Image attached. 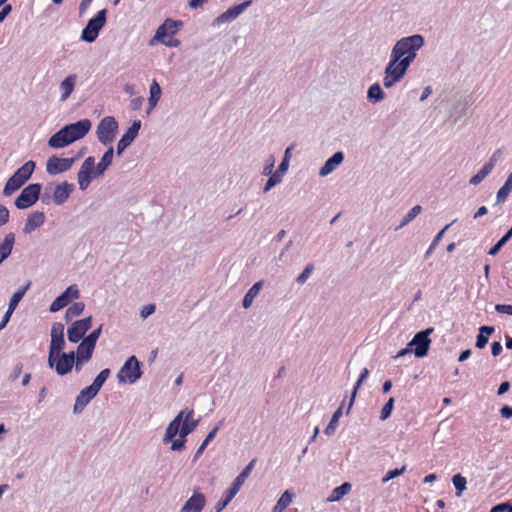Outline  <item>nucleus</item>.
Segmentation results:
<instances>
[{"instance_id": "a211bd4d", "label": "nucleus", "mask_w": 512, "mask_h": 512, "mask_svg": "<svg viewBox=\"0 0 512 512\" xmlns=\"http://www.w3.org/2000/svg\"><path fill=\"white\" fill-rule=\"evenodd\" d=\"M252 4L251 0H246L243 3H240L238 5H234L230 8H228L224 13L220 14L216 18V22L218 24L230 22L234 19H236L240 14H242L250 5Z\"/></svg>"}, {"instance_id": "bb28decb", "label": "nucleus", "mask_w": 512, "mask_h": 512, "mask_svg": "<svg viewBox=\"0 0 512 512\" xmlns=\"http://www.w3.org/2000/svg\"><path fill=\"white\" fill-rule=\"evenodd\" d=\"M14 242V233H8L0 244V265L11 255Z\"/></svg>"}, {"instance_id": "774afa93", "label": "nucleus", "mask_w": 512, "mask_h": 512, "mask_svg": "<svg viewBox=\"0 0 512 512\" xmlns=\"http://www.w3.org/2000/svg\"><path fill=\"white\" fill-rule=\"evenodd\" d=\"M484 179H485V178H484V176H483L481 173H479V172H478L477 174H475L474 176H472V177L470 178L469 183H470L471 185H478V184H480Z\"/></svg>"}, {"instance_id": "c85d7f7f", "label": "nucleus", "mask_w": 512, "mask_h": 512, "mask_svg": "<svg viewBox=\"0 0 512 512\" xmlns=\"http://www.w3.org/2000/svg\"><path fill=\"white\" fill-rule=\"evenodd\" d=\"M263 287V281H258L252 285V287L244 295L242 305L245 309L252 306L254 299L258 296L259 292Z\"/></svg>"}, {"instance_id": "9d476101", "label": "nucleus", "mask_w": 512, "mask_h": 512, "mask_svg": "<svg viewBox=\"0 0 512 512\" xmlns=\"http://www.w3.org/2000/svg\"><path fill=\"white\" fill-rule=\"evenodd\" d=\"M433 328H427L422 330L414 335L412 340L408 343L409 347H414L413 353L416 357L422 358L428 354L431 340L429 338L430 334L433 333Z\"/></svg>"}, {"instance_id": "69168bd1", "label": "nucleus", "mask_w": 512, "mask_h": 512, "mask_svg": "<svg viewBox=\"0 0 512 512\" xmlns=\"http://www.w3.org/2000/svg\"><path fill=\"white\" fill-rule=\"evenodd\" d=\"M500 414L503 418H511L512 417V407L508 406V405H504L501 409H500Z\"/></svg>"}, {"instance_id": "338daca9", "label": "nucleus", "mask_w": 512, "mask_h": 512, "mask_svg": "<svg viewBox=\"0 0 512 512\" xmlns=\"http://www.w3.org/2000/svg\"><path fill=\"white\" fill-rule=\"evenodd\" d=\"M507 509H508V503L504 502V503H499V504L493 506L492 509L490 510V512H506Z\"/></svg>"}, {"instance_id": "13d9d810", "label": "nucleus", "mask_w": 512, "mask_h": 512, "mask_svg": "<svg viewBox=\"0 0 512 512\" xmlns=\"http://www.w3.org/2000/svg\"><path fill=\"white\" fill-rule=\"evenodd\" d=\"M9 220V210L0 204V227L6 224Z\"/></svg>"}, {"instance_id": "72a5a7b5", "label": "nucleus", "mask_w": 512, "mask_h": 512, "mask_svg": "<svg viewBox=\"0 0 512 512\" xmlns=\"http://www.w3.org/2000/svg\"><path fill=\"white\" fill-rule=\"evenodd\" d=\"M223 424V420H221L218 425H216L206 436V438L204 439V441L201 443V445L198 447L194 457H193V461H196L201 455L202 453L204 452V450L206 449L207 445L209 444L210 441H212L216 435H217V432L220 428V426Z\"/></svg>"}, {"instance_id": "f3484780", "label": "nucleus", "mask_w": 512, "mask_h": 512, "mask_svg": "<svg viewBox=\"0 0 512 512\" xmlns=\"http://www.w3.org/2000/svg\"><path fill=\"white\" fill-rule=\"evenodd\" d=\"M140 128L141 121L134 120L132 125L127 129V131L117 143V155L120 156L125 151V149L132 144V142L136 139Z\"/></svg>"}, {"instance_id": "2f4dec72", "label": "nucleus", "mask_w": 512, "mask_h": 512, "mask_svg": "<svg viewBox=\"0 0 512 512\" xmlns=\"http://www.w3.org/2000/svg\"><path fill=\"white\" fill-rule=\"evenodd\" d=\"M352 489V485L349 482H344L340 486L334 488L327 498L328 502L340 501L345 495H347Z\"/></svg>"}, {"instance_id": "ea45409f", "label": "nucleus", "mask_w": 512, "mask_h": 512, "mask_svg": "<svg viewBox=\"0 0 512 512\" xmlns=\"http://www.w3.org/2000/svg\"><path fill=\"white\" fill-rule=\"evenodd\" d=\"M342 405L333 413L331 420L324 430V433L328 436H332L337 428L338 421L342 416Z\"/></svg>"}, {"instance_id": "9b49d317", "label": "nucleus", "mask_w": 512, "mask_h": 512, "mask_svg": "<svg viewBox=\"0 0 512 512\" xmlns=\"http://www.w3.org/2000/svg\"><path fill=\"white\" fill-rule=\"evenodd\" d=\"M95 159L92 156L87 157L82 163L80 170L77 174L79 188L86 190L90 185L93 178H95Z\"/></svg>"}, {"instance_id": "5701e85b", "label": "nucleus", "mask_w": 512, "mask_h": 512, "mask_svg": "<svg viewBox=\"0 0 512 512\" xmlns=\"http://www.w3.org/2000/svg\"><path fill=\"white\" fill-rule=\"evenodd\" d=\"M45 222V214L41 211H35L28 215L23 228L25 234H30Z\"/></svg>"}, {"instance_id": "f257e3e1", "label": "nucleus", "mask_w": 512, "mask_h": 512, "mask_svg": "<svg viewBox=\"0 0 512 512\" xmlns=\"http://www.w3.org/2000/svg\"><path fill=\"white\" fill-rule=\"evenodd\" d=\"M424 44V37L420 34L403 37L396 41L384 70L383 85L385 88H392L405 77L407 70L417 57L418 50Z\"/></svg>"}, {"instance_id": "4468645a", "label": "nucleus", "mask_w": 512, "mask_h": 512, "mask_svg": "<svg viewBox=\"0 0 512 512\" xmlns=\"http://www.w3.org/2000/svg\"><path fill=\"white\" fill-rule=\"evenodd\" d=\"M80 292L77 285H70L63 293H61L50 305V312H57L66 307L72 299H78Z\"/></svg>"}, {"instance_id": "393cba45", "label": "nucleus", "mask_w": 512, "mask_h": 512, "mask_svg": "<svg viewBox=\"0 0 512 512\" xmlns=\"http://www.w3.org/2000/svg\"><path fill=\"white\" fill-rule=\"evenodd\" d=\"M184 414L185 410L180 411L178 415L170 422L164 435V442H170L177 434L180 435V425Z\"/></svg>"}, {"instance_id": "c03bdc74", "label": "nucleus", "mask_w": 512, "mask_h": 512, "mask_svg": "<svg viewBox=\"0 0 512 512\" xmlns=\"http://www.w3.org/2000/svg\"><path fill=\"white\" fill-rule=\"evenodd\" d=\"M452 483L456 489V495L460 497L462 492L466 489V478L461 474H456L452 477Z\"/></svg>"}, {"instance_id": "2eb2a0df", "label": "nucleus", "mask_w": 512, "mask_h": 512, "mask_svg": "<svg viewBox=\"0 0 512 512\" xmlns=\"http://www.w3.org/2000/svg\"><path fill=\"white\" fill-rule=\"evenodd\" d=\"M74 158H60L53 155L46 162V172L49 175H58L71 169Z\"/></svg>"}, {"instance_id": "c756f323", "label": "nucleus", "mask_w": 512, "mask_h": 512, "mask_svg": "<svg viewBox=\"0 0 512 512\" xmlns=\"http://www.w3.org/2000/svg\"><path fill=\"white\" fill-rule=\"evenodd\" d=\"M76 75L71 74L67 76L61 83H60V90H61V100L65 101L73 92L75 82H76Z\"/></svg>"}, {"instance_id": "c9c22d12", "label": "nucleus", "mask_w": 512, "mask_h": 512, "mask_svg": "<svg viewBox=\"0 0 512 512\" xmlns=\"http://www.w3.org/2000/svg\"><path fill=\"white\" fill-rule=\"evenodd\" d=\"M292 498L293 493L286 490L273 507L272 512H283L291 504Z\"/></svg>"}, {"instance_id": "09e8293b", "label": "nucleus", "mask_w": 512, "mask_h": 512, "mask_svg": "<svg viewBox=\"0 0 512 512\" xmlns=\"http://www.w3.org/2000/svg\"><path fill=\"white\" fill-rule=\"evenodd\" d=\"M268 176H269V178L263 188L264 193H267L269 190H271L274 186H276L277 184H279L282 181L281 175L273 174V175H268Z\"/></svg>"}, {"instance_id": "8fccbe9b", "label": "nucleus", "mask_w": 512, "mask_h": 512, "mask_svg": "<svg viewBox=\"0 0 512 512\" xmlns=\"http://www.w3.org/2000/svg\"><path fill=\"white\" fill-rule=\"evenodd\" d=\"M406 471V466H402L401 468H396L393 470H389L386 475L382 478V482L386 483L391 479H394L400 475H402Z\"/></svg>"}, {"instance_id": "603ef678", "label": "nucleus", "mask_w": 512, "mask_h": 512, "mask_svg": "<svg viewBox=\"0 0 512 512\" xmlns=\"http://www.w3.org/2000/svg\"><path fill=\"white\" fill-rule=\"evenodd\" d=\"M22 369H23V364L22 363H17L13 367V369H12V371H11L9 377H8V380L10 382L16 381L19 378V376L21 375Z\"/></svg>"}, {"instance_id": "39448f33", "label": "nucleus", "mask_w": 512, "mask_h": 512, "mask_svg": "<svg viewBox=\"0 0 512 512\" xmlns=\"http://www.w3.org/2000/svg\"><path fill=\"white\" fill-rule=\"evenodd\" d=\"M107 10L102 9L97 14L89 19L87 25L84 27L81 33V40L87 43H92L98 37L100 30L106 24Z\"/></svg>"}, {"instance_id": "412c9836", "label": "nucleus", "mask_w": 512, "mask_h": 512, "mask_svg": "<svg viewBox=\"0 0 512 512\" xmlns=\"http://www.w3.org/2000/svg\"><path fill=\"white\" fill-rule=\"evenodd\" d=\"M343 160L344 153L342 151L334 153L330 158H328L325 161L324 165L320 168L319 175L321 177L328 176L338 168V166L343 162Z\"/></svg>"}, {"instance_id": "864d4df0", "label": "nucleus", "mask_w": 512, "mask_h": 512, "mask_svg": "<svg viewBox=\"0 0 512 512\" xmlns=\"http://www.w3.org/2000/svg\"><path fill=\"white\" fill-rule=\"evenodd\" d=\"M168 35H169V33H168V32H167V30H166V26H164L163 24H161V25L157 28V30H156V33H155V35H154V40H157V41H160V42H162V43H165L164 38H165L166 36H168Z\"/></svg>"}, {"instance_id": "a19ab883", "label": "nucleus", "mask_w": 512, "mask_h": 512, "mask_svg": "<svg viewBox=\"0 0 512 512\" xmlns=\"http://www.w3.org/2000/svg\"><path fill=\"white\" fill-rule=\"evenodd\" d=\"M110 375V369L106 368L103 369L94 379L93 383L90 385V387L93 389L95 393H98L103 384L106 382Z\"/></svg>"}, {"instance_id": "37998d69", "label": "nucleus", "mask_w": 512, "mask_h": 512, "mask_svg": "<svg viewBox=\"0 0 512 512\" xmlns=\"http://www.w3.org/2000/svg\"><path fill=\"white\" fill-rule=\"evenodd\" d=\"M84 308H85V305L83 302H75L73 303L67 310H66V313H65V317L68 320H70L71 318H74V317H77L79 315H81L84 311Z\"/></svg>"}, {"instance_id": "aec40b11", "label": "nucleus", "mask_w": 512, "mask_h": 512, "mask_svg": "<svg viewBox=\"0 0 512 512\" xmlns=\"http://www.w3.org/2000/svg\"><path fill=\"white\" fill-rule=\"evenodd\" d=\"M96 395H97V393H95L90 386H88V387L84 388L83 390H81L80 393L76 397L74 408H73V412L75 414L81 413L84 410V408L87 406V404Z\"/></svg>"}, {"instance_id": "0e129e2a", "label": "nucleus", "mask_w": 512, "mask_h": 512, "mask_svg": "<svg viewBox=\"0 0 512 512\" xmlns=\"http://www.w3.org/2000/svg\"><path fill=\"white\" fill-rule=\"evenodd\" d=\"M289 167V160L283 159L280 165L278 166V170L275 174L281 175L286 173Z\"/></svg>"}, {"instance_id": "6e6d98bb", "label": "nucleus", "mask_w": 512, "mask_h": 512, "mask_svg": "<svg viewBox=\"0 0 512 512\" xmlns=\"http://www.w3.org/2000/svg\"><path fill=\"white\" fill-rule=\"evenodd\" d=\"M156 306L155 304H148L142 307L140 311V316L143 319L148 318L150 315H152L155 312Z\"/></svg>"}, {"instance_id": "6ab92c4d", "label": "nucleus", "mask_w": 512, "mask_h": 512, "mask_svg": "<svg viewBox=\"0 0 512 512\" xmlns=\"http://www.w3.org/2000/svg\"><path fill=\"white\" fill-rule=\"evenodd\" d=\"M206 503L202 493H194L183 505L179 512H201Z\"/></svg>"}, {"instance_id": "ddd939ff", "label": "nucleus", "mask_w": 512, "mask_h": 512, "mask_svg": "<svg viewBox=\"0 0 512 512\" xmlns=\"http://www.w3.org/2000/svg\"><path fill=\"white\" fill-rule=\"evenodd\" d=\"M91 326V316L75 321L67 330L68 340L72 343H77L83 338V336L91 328Z\"/></svg>"}, {"instance_id": "bf43d9fd", "label": "nucleus", "mask_w": 512, "mask_h": 512, "mask_svg": "<svg viewBox=\"0 0 512 512\" xmlns=\"http://www.w3.org/2000/svg\"><path fill=\"white\" fill-rule=\"evenodd\" d=\"M495 310L498 313H503L507 315H512V305H506V304H496Z\"/></svg>"}, {"instance_id": "dca6fc26", "label": "nucleus", "mask_w": 512, "mask_h": 512, "mask_svg": "<svg viewBox=\"0 0 512 512\" xmlns=\"http://www.w3.org/2000/svg\"><path fill=\"white\" fill-rule=\"evenodd\" d=\"M76 352L71 351L69 353L63 352L62 354L56 355V361L54 362L55 371L58 375L64 376L68 374L75 363Z\"/></svg>"}, {"instance_id": "a878e982", "label": "nucleus", "mask_w": 512, "mask_h": 512, "mask_svg": "<svg viewBox=\"0 0 512 512\" xmlns=\"http://www.w3.org/2000/svg\"><path fill=\"white\" fill-rule=\"evenodd\" d=\"M162 90L158 82L154 79L150 84L149 88V98H148V110L147 114L149 115L151 111L157 106L158 101L161 98Z\"/></svg>"}, {"instance_id": "7ed1b4c3", "label": "nucleus", "mask_w": 512, "mask_h": 512, "mask_svg": "<svg viewBox=\"0 0 512 512\" xmlns=\"http://www.w3.org/2000/svg\"><path fill=\"white\" fill-rule=\"evenodd\" d=\"M35 167L36 163L32 160H29L20 168H18L7 180L3 188V195L11 196L13 193L19 190L31 178Z\"/></svg>"}, {"instance_id": "f8f14e48", "label": "nucleus", "mask_w": 512, "mask_h": 512, "mask_svg": "<svg viewBox=\"0 0 512 512\" xmlns=\"http://www.w3.org/2000/svg\"><path fill=\"white\" fill-rule=\"evenodd\" d=\"M103 325L93 330L87 337L83 339L77 348L78 353H82V359L90 360L95 349L96 342L101 335Z\"/></svg>"}, {"instance_id": "4d7b16f0", "label": "nucleus", "mask_w": 512, "mask_h": 512, "mask_svg": "<svg viewBox=\"0 0 512 512\" xmlns=\"http://www.w3.org/2000/svg\"><path fill=\"white\" fill-rule=\"evenodd\" d=\"M143 102H144L143 97H141V96L135 97L130 101L129 107L133 111L139 110V109H141Z\"/></svg>"}, {"instance_id": "b1692460", "label": "nucleus", "mask_w": 512, "mask_h": 512, "mask_svg": "<svg viewBox=\"0 0 512 512\" xmlns=\"http://www.w3.org/2000/svg\"><path fill=\"white\" fill-rule=\"evenodd\" d=\"M64 347H65L64 336L51 338L50 347H49V355H48V366L50 368L54 367V362L56 361V355L62 354L61 351Z\"/></svg>"}, {"instance_id": "cd10ccee", "label": "nucleus", "mask_w": 512, "mask_h": 512, "mask_svg": "<svg viewBox=\"0 0 512 512\" xmlns=\"http://www.w3.org/2000/svg\"><path fill=\"white\" fill-rule=\"evenodd\" d=\"M113 156H114V149L112 146H109V148L105 151L104 155L102 156L100 162L97 165H95L96 166L95 176L102 175L108 169V167L112 163Z\"/></svg>"}, {"instance_id": "1a4fd4ad", "label": "nucleus", "mask_w": 512, "mask_h": 512, "mask_svg": "<svg viewBox=\"0 0 512 512\" xmlns=\"http://www.w3.org/2000/svg\"><path fill=\"white\" fill-rule=\"evenodd\" d=\"M142 375L140 362L135 356L129 357L117 374L118 381L124 383L128 381L130 384L135 383Z\"/></svg>"}, {"instance_id": "e2e57ef3", "label": "nucleus", "mask_w": 512, "mask_h": 512, "mask_svg": "<svg viewBox=\"0 0 512 512\" xmlns=\"http://www.w3.org/2000/svg\"><path fill=\"white\" fill-rule=\"evenodd\" d=\"M274 167V158L271 156L268 164L264 167L262 174L265 176L273 175L272 170Z\"/></svg>"}, {"instance_id": "473e14b6", "label": "nucleus", "mask_w": 512, "mask_h": 512, "mask_svg": "<svg viewBox=\"0 0 512 512\" xmlns=\"http://www.w3.org/2000/svg\"><path fill=\"white\" fill-rule=\"evenodd\" d=\"M493 326H481L479 328V334L476 338L475 346L479 349H483L488 343L489 336L494 332Z\"/></svg>"}, {"instance_id": "58836bf2", "label": "nucleus", "mask_w": 512, "mask_h": 512, "mask_svg": "<svg viewBox=\"0 0 512 512\" xmlns=\"http://www.w3.org/2000/svg\"><path fill=\"white\" fill-rule=\"evenodd\" d=\"M512 238V226L510 229L492 246L488 252L489 255L495 256L499 253L504 245Z\"/></svg>"}, {"instance_id": "de8ad7c7", "label": "nucleus", "mask_w": 512, "mask_h": 512, "mask_svg": "<svg viewBox=\"0 0 512 512\" xmlns=\"http://www.w3.org/2000/svg\"><path fill=\"white\" fill-rule=\"evenodd\" d=\"M314 271V264L309 263L306 265L302 273L296 278L298 284H304Z\"/></svg>"}, {"instance_id": "79ce46f5", "label": "nucleus", "mask_w": 512, "mask_h": 512, "mask_svg": "<svg viewBox=\"0 0 512 512\" xmlns=\"http://www.w3.org/2000/svg\"><path fill=\"white\" fill-rule=\"evenodd\" d=\"M422 211V207L420 205H416L413 208H411L408 213L403 217L402 221L400 222L399 226L395 228V230H399L409 224L414 218H416Z\"/></svg>"}, {"instance_id": "423d86ee", "label": "nucleus", "mask_w": 512, "mask_h": 512, "mask_svg": "<svg viewBox=\"0 0 512 512\" xmlns=\"http://www.w3.org/2000/svg\"><path fill=\"white\" fill-rule=\"evenodd\" d=\"M74 185L71 183H68L66 181L59 183L53 187V184H48L45 187V193L42 196V201L44 203H49L50 196L48 195V190L52 191V201L56 205H62L64 204L68 198L70 197L71 193L74 190Z\"/></svg>"}, {"instance_id": "052dcab7", "label": "nucleus", "mask_w": 512, "mask_h": 512, "mask_svg": "<svg viewBox=\"0 0 512 512\" xmlns=\"http://www.w3.org/2000/svg\"><path fill=\"white\" fill-rule=\"evenodd\" d=\"M185 443H186V437H183V438L180 437L179 439L172 441L171 449L173 451H180L181 449L184 448Z\"/></svg>"}, {"instance_id": "20e7f679", "label": "nucleus", "mask_w": 512, "mask_h": 512, "mask_svg": "<svg viewBox=\"0 0 512 512\" xmlns=\"http://www.w3.org/2000/svg\"><path fill=\"white\" fill-rule=\"evenodd\" d=\"M256 461V459H252L249 462V464L242 470V472L234 479L229 491L227 492V495L221 500H219L216 503L214 510H211L210 512H221L224 508H226V506L239 492L246 479L249 477L250 473L252 472L255 466Z\"/></svg>"}, {"instance_id": "6e6552de", "label": "nucleus", "mask_w": 512, "mask_h": 512, "mask_svg": "<svg viewBox=\"0 0 512 512\" xmlns=\"http://www.w3.org/2000/svg\"><path fill=\"white\" fill-rule=\"evenodd\" d=\"M41 189L42 185L40 183L29 184L15 199V206L21 210L31 207L38 201Z\"/></svg>"}, {"instance_id": "49530a36", "label": "nucleus", "mask_w": 512, "mask_h": 512, "mask_svg": "<svg viewBox=\"0 0 512 512\" xmlns=\"http://www.w3.org/2000/svg\"><path fill=\"white\" fill-rule=\"evenodd\" d=\"M394 398L391 397L389 398V400L386 402V404L383 406L382 410H381V413H380V419L382 421L388 419L392 413V410L394 408Z\"/></svg>"}, {"instance_id": "f03ea898", "label": "nucleus", "mask_w": 512, "mask_h": 512, "mask_svg": "<svg viewBox=\"0 0 512 512\" xmlns=\"http://www.w3.org/2000/svg\"><path fill=\"white\" fill-rule=\"evenodd\" d=\"M91 126L92 123L89 119H81L67 124L49 138L48 146L53 149L64 148L85 137Z\"/></svg>"}, {"instance_id": "7c9ffc66", "label": "nucleus", "mask_w": 512, "mask_h": 512, "mask_svg": "<svg viewBox=\"0 0 512 512\" xmlns=\"http://www.w3.org/2000/svg\"><path fill=\"white\" fill-rule=\"evenodd\" d=\"M385 98V93L379 83L372 84L367 90V100L376 104Z\"/></svg>"}, {"instance_id": "0eeeda50", "label": "nucleus", "mask_w": 512, "mask_h": 512, "mask_svg": "<svg viewBox=\"0 0 512 512\" xmlns=\"http://www.w3.org/2000/svg\"><path fill=\"white\" fill-rule=\"evenodd\" d=\"M118 131V122L112 116L104 117L98 124L96 136L103 145H111Z\"/></svg>"}, {"instance_id": "4c0bfd02", "label": "nucleus", "mask_w": 512, "mask_h": 512, "mask_svg": "<svg viewBox=\"0 0 512 512\" xmlns=\"http://www.w3.org/2000/svg\"><path fill=\"white\" fill-rule=\"evenodd\" d=\"M511 191H512V172L509 174L504 185L497 192V203L505 202Z\"/></svg>"}, {"instance_id": "f704fd0d", "label": "nucleus", "mask_w": 512, "mask_h": 512, "mask_svg": "<svg viewBox=\"0 0 512 512\" xmlns=\"http://www.w3.org/2000/svg\"><path fill=\"white\" fill-rule=\"evenodd\" d=\"M368 376H369V370L367 368H363L361 373H360V376H359V378H358V380H357V382H356V384L354 386V389L352 391V394H351V397H350V402H349L346 414H348L350 409L352 408V406L354 404V401H355V398H356V395H357V391L361 387L363 382L368 378Z\"/></svg>"}, {"instance_id": "4be33fe9", "label": "nucleus", "mask_w": 512, "mask_h": 512, "mask_svg": "<svg viewBox=\"0 0 512 512\" xmlns=\"http://www.w3.org/2000/svg\"><path fill=\"white\" fill-rule=\"evenodd\" d=\"M193 416H194L193 410H189V411L185 410V414L183 416V420L180 425V437L181 438L186 437L187 435L192 433L198 426L199 419H194Z\"/></svg>"}, {"instance_id": "3c124183", "label": "nucleus", "mask_w": 512, "mask_h": 512, "mask_svg": "<svg viewBox=\"0 0 512 512\" xmlns=\"http://www.w3.org/2000/svg\"><path fill=\"white\" fill-rule=\"evenodd\" d=\"M163 25L166 26V30L169 35H174L178 31V27L182 25V22L167 19L164 21Z\"/></svg>"}, {"instance_id": "e433bc0d", "label": "nucleus", "mask_w": 512, "mask_h": 512, "mask_svg": "<svg viewBox=\"0 0 512 512\" xmlns=\"http://www.w3.org/2000/svg\"><path fill=\"white\" fill-rule=\"evenodd\" d=\"M30 283H27L24 287L19 288L16 292L13 293L12 297L10 298L8 310L11 312H14L16 307L18 306L19 302L24 297L26 291L29 289Z\"/></svg>"}, {"instance_id": "5fc2aeb1", "label": "nucleus", "mask_w": 512, "mask_h": 512, "mask_svg": "<svg viewBox=\"0 0 512 512\" xmlns=\"http://www.w3.org/2000/svg\"><path fill=\"white\" fill-rule=\"evenodd\" d=\"M64 336V325L62 323H54L51 328V338Z\"/></svg>"}, {"instance_id": "680f3d73", "label": "nucleus", "mask_w": 512, "mask_h": 512, "mask_svg": "<svg viewBox=\"0 0 512 512\" xmlns=\"http://www.w3.org/2000/svg\"><path fill=\"white\" fill-rule=\"evenodd\" d=\"M502 349V344L499 341H494L491 345V353L494 357L500 355Z\"/></svg>"}, {"instance_id": "a18cd8bd", "label": "nucleus", "mask_w": 512, "mask_h": 512, "mask_svg": "<svg viewBox=\"0 0 512 512\" xmlns=\"http://www.w3.org/2000/svg\"><path fill=\"white\" fill-rule=\"evenodd\" d=\"M451 224L452 223L447 224L441 231H439L437 233V235L434 237L432 243L430 244L429 248L427 249V251L425 253V258H428L433 253L434 249L436 248L438 243L441 241L445 231L451 226Z\"/></svg>"}]
</instances>
